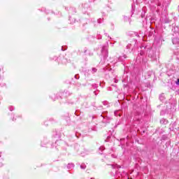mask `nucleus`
<instances>
[{
  "label": "nucleus",
  "instance_id": "obj_17",
  "mask_svg": "<svg viewBox=\"0 0 179 179\" xmlns=\"http://www.w3.org/2000/svg\"><path fill=\"white\" fill-rule=\"evenodd\" d=\"M134 34L136 37H141V36H139V34H138L137 32H135Z\"/></svg>",
  "mask_w": 179,
  "mask_h": 179
},
{
  "label": "nucleus",
  "instance_id": "obj_6",
  "mask_svg": "<svg viewBox=\"0 0 179 179\" xmlns=\"http://www.w3.org/2000/svg\"><path fill=\"white\" fill-rule=\"evenodd\" d=\"M50 59L52 61H58L59 62H62V64H64V61L65 59L63 58V60L61 61V57H57V56H53L50 57Z\"/></svg>",
  "mask_w": 179,
  "mask_h": 179
},
{
  "label": "nucleus",
  "instance_id": "obj_12",
  "mask_svg": "<svg viewBox=\"0 0 179 179\" xmlns=\"http://www.w3.org/2000/svg\"><path fill=\"white\" fill-rule=\"evenodd\" d=\"M124 22H128V20H129V17H128L127 16H124Z\"/></svg>",
  "mask_w": 179,
  "mask_h": 179
},
{
  "label": "nucleus",
  "instance_id": "obj_14",
  "mask_svg": "<svg viewBox=\"0 0 179 179\" xmlns=\"http://www.w3.org/2000/svg\"><path fill=\"white\" fill-rule=\"evenodd\" d=\"M152 36H153V31L149 32L148 37H152Z\"/></svg>",
  "mask_w": 179,
  "mask_h": 179
},
{
  "label": "nucleus",
  "instance_id": "obj_3",
  "mask_svg": "<svg viewBox=\"0 0 179 179\" xmlns=\"http://www.w3.org/2000/svg\"><path fill=\"white\" fill-rule=\"evenodd\" d=\"M117 58V60L119 62H115L113 63V65H109V66L111 68V66H113V68H115V66H120L121 68H122V66H124V68H127V66H125V65L124 64H122V61H124L125 59H127V58H128V57L126 55H122L121 56H119Z\"/></svg>",
  "mask_w": 179,
  "mask_h": 179
},
{
  "label": "nucleus",
  "instance_id": "obj_5",
  "mask_svg": "<svg viewBox=\"0 0 179 179\" xmlns=\"http://www.w3.org/2000/svg\"><path fill=\"white\" fill-rule=\"evenodd\" d=\"M137 43L138 41L136 40H134L133 42H131V43H129L127 45V49L133 50V48H132L133 45H134L135 48H136V47H138Z\"/></svg>",
  "mask_w": 179,
  "mask_h": 179
},
{
  "label": "nucleus",
  "instance_id": "obj_1",
  "mask_svg": "<svg viewBox=\"0 0 179 179\" xmlns=\"http://www.w3.org/2000/svg\"><path fill=\"white\" fill-rule=\"evenodd\" d=\"M141 49L142 50L140 52V55H143V54H145V50L150 58H152V59H156V52L153 51V50H152L151 45H148L145 46L142 45L141 46Z\"/></svg>",
  "mask_w": 179,
  "mask_h": 179
},
{
  "label": "nucleus",
  "instance_id": "obj_23",
  "mask_svg": "<svg viewBox=\"0 0 179 179\" xmlns=\"http://www.w3.org/2000/svg\"><path fill=\"white\" fill-rule=\"evenodd\" d=\"M89 55H90V57L93 56V52H90V53H89Z\"/></svg>",
  "mask_w": 179,
  "mask_h": 179
},
{
  "label": "nucleus",
  "instance_id": "obj_22",
  "mask_svg": "<svg viewBox=\"0 0 179 179\" xmlns=\"http://www.w3.org/2000/svg\"><path fill=\"white\" fill-rule=\"evenodd\" d=\"M86 52H87V49L85 48V50H84V53L86 54Z\"/></svg>",
  "mask_w": 179,
  "mask_h": 179
},
{
  "label": "nucleus",
  "instance_id": "obj_24",
  "mask_svg": "<svg viewBox=\"0 0 179 179\" xmlns=\"http://www.w3.org/2000/svg\"><path fill=\"white\" fill-rule=\"evenodd\" d=\"M94 72H96V69H94Z\"/></svg>",
  "mask_w": 179,
  "mask_h": 179
},
{
  "label": "nucleus",
  "instance_id": "obj_19",
  "mask_svg": "<svg viewBox=\"0 0 179 179\" xmlns=\"http://www.w3.org/2000/svg\"><path fill=\"white\" fill-rule=\"evenodd\" d=\"M145 12L141 13V17H145Z\"/></svg>",
  "mask_w": 179,
  "mask_h": 179
},
{
  "label": "nucleus",
  "instance_id": "obj_9",
  "mask_svg": "<svg viewBox=\"0 0 179 179\" xmlns=\"http://www.w3.org/2000/svg\"><path fill=\"white\" fill-rule=\"evenodd\" d=\"M172 43H173V44H178L179 38H177V37L173 38H172Z\"/></svg>",
  "mask_w": 179,
  "mask_h": 179
},
{
  "label": "nucleus",
  "instance_id": "obj_25",
  "mask_svg": "<svg viewBox=\"0 0 179 179\" xmlns=\"http://www.w3.org/2000/svg\"><path fill=\"white\" fill-rule=\"evenodd\" d=\"M141 37H143V35H142V36Z\"/></svg>",
  "mask_w": 179,
  "mask_h": 179
},
{
  "label": "nucleus",
  "instance_id": "obj_18",
  "mask_svg": "<svg viewBox=\"0 0 179 179\" xmlns=\"http://www.w3.org/2000/svg\"><path fill=\"white\" fill-rule=\"evenodd\" d=\"M65 50H66V48H64V46H62V51H65Z\"/></svg>",
  "mask_w": 179,
  "mask_h": 179
},
{
  "label": "nucleus",
  "instance_id": "obj_21",
  "mask_svg": "<svg viewBox=\"0 0 179 179\" xmlns=\"http://www.w3.org/2000/svg\"><path fill=\"white\" fill-rule=\"evenodd\" d=\"M41 11H42V12H46V11H45V8H43L41 9Z\"/></svg>",
  "mask_w": 179,
  "mask_h": 179
},
{
  "label": "nucleus",
  "instance_id": "obj_16",
  "mask_svg": "<svg viewBox=\"0 0 179 179\" xmlns=\"http://www.w3.org/2000/svg\"><path fill=\"white\" fill-rule=\"evenodd\" d=\"M158 6H166V4H164V3L162 4V3H159Z\"/></svg>",
  "mask_w": 179,
  "mask_h": 179
},
{
  "label": "nucleus",
  "instance_id": "obj_8",
  "mask_svg": "<svg viewBox=\"0 0 179 179\" xmlns=\"http://www.w3.org/2000/svg\"><path fill=\"white\" fill-rule=\"evenodd\" d=\"M162 22H163V23H170V19L164 15V17H162Z\"/></svg>",
  "mask_w": 179,
  "mask_h": 179
},
{
  "label": "nucleus",
  "instance_id": "obj_10",
  "mask_svg": "<svg viewBox=\"0 0 179 179\" xmlns=\"http://www.w3.org/2000/svg\"><path fill=\"white\" fill-rule=\"evenodd\" d=\"M71 24H73V23H75V22H76V20H75V18H72V17H69V19Z\"/></svg>",
  "mask_w": 179,
  "mask_h": 179
},
{
  "label": "nucleus",
  "instance_id": "obj_2",
  "mask_svg": "<svg viewBox=\"0 0 179 179\" xmlns=\"http://www.w3.org/2000/svg\"><path fill=\"white\" fill-rule=\"evenodd\" d=\"M101 62L99 64L103 65L106 62V59L108 57V45H103L101 50L100 55Z\"/></svg>",
  "mask_w": 179,
  "mask_h": 179
},
{
  "label": "nucleus",
  "instance_id": "obj_7",
  "mask_svg": "<svg viewBox=\"0 0 179 179\" xmlns=\"http://www.w3.org/2000/svg\"><path fill=\"white\" fill-rule=\"evenodd\" d=\"M65 9L66 10H68L69 13H72V14L76 13V8L73 7H70V8L66 7Z\"/></svg>",
  "mask_w": 179,
  "mask_h": 179
},
{
  "label": "nucleus",
  "instance_id": "obj_15",
  "mask_svg": "<svg viewBox=\"0 0 179 179\" xmlns=\"http://www.w3.org/2000/svg\"><path fill=\"white\" fill-rule=\"evenodd\" d=\"M102 22H103V20L101 18L98 19V20H97V23H99V24H100V23H102Z\"/></svg>",
  "mask_w": 179,
  "mask_h": 179
},
{
  "label": "nucleus",
  "instance_id": "obj_11",
  "mask_svg": "<svg viewBox=\"0 0 179 179\" xmlns=\"http://www.w3.org/2000/svg\"><path fill=\"white\" fill-rule=\"evenodd\" d=\"M73 167H75V165L73 164H69L67 166V168L69 169H73Z\"/></svg>",
  "mask_w": 179,
  "mask_h": 179
},
{
  "label": "nucleus",
  "instance_id": "obj_20",
  "mask_svg": "<svg viewBox=\"0 0 179 179\" xmlns=\"http://www.w3.org/2000/svg\"><path fill=\"white\" fill-rule=\"evenodd\" d=\"M106 37H108V38H110V40H111V37H110V36H108V34H106Z\"/></svg>",
  "mask_w": 179,
  "mask_h": 179
},
{
  "label": "nucleus",
  "instance_id": "obj_13",
  "mask_svg": "<svg viewBox=\"0 0 179 179\" xmlns=\"http://www.w3.org/2000/svg\"><path fill=\"white\" fill-rule=\"evenodd\" d=\"M80 169H83V170H85V169H86V165L85 164L80 165Z\"/></svg>",
  "mask_w": 179,
  "mask_h": 179
},
{
  "label": "nucleus",
  "instance_id": "obj_4",
  "mask_svg": "<svg viewBox=\"0 0 179 179\" xmlns=\"http://www.w3.org/2000/svg\"><path fill=\"white\" fill-rule=\"evenodd\" d=\"M90 4L89 3H84L81 5V9L83 13H87V11L90 10Z\"/></svg>",
  "mask_w": 179,
  "mask_h": 179
}]
</instances>
